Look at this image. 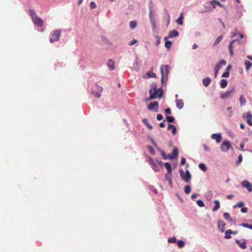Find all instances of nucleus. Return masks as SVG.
<instances>
[{
	"label": "nucleus",
	"mask_w": 252,
	"mask_h": 252,
	"mask_svg": "<svg viewBox=\"0 0 252 252\" xmlns=\"http://www.w3.org/2000/svg\"><path fill=\"white\" fill-rule=\"evenodd\" d=\"M149 93L150 96L148 99L150 100L157 97H161L163 94V91L161 89H157L156 86H153L149 91Z\"/></svg>",
	"instance_id": "f257e3e1"
},
{
	"label": "nucleus",
	"mask_w": 252,
	"mask_h": 252,
	"mask_svg": "<svg viewBox=\"0 0 252 252\" xmlns=\"http://www.w3.org/2000/svg\"><path fill=\"white\" fill-rule=\"evenodd\" d=\"M29 13L31 16L33 23L38 27H41L43 25V22L42 19L38 17L34 10L30 9Z\"/></svg>",
	"instance_id": "f03ea898"
},
{
	"label": "nucleus",
	"mask_w": 252,
	"mask_h": 252,
	"mask_svg": "<svg viewBox=\"0 0 252 252\" xmlns=\"http://www.w3.org/2000/svg\"><path fill=\"white\" fill-rule=\"evenodd\" d=\"M160 72L161 73V82L164 83V80L167 81V77L169 72V67L167 65H162L160 67Z\"/></svg>",
	"instance_id": "7ed1b4c3"
},
{
	"label": "nucleus",
	"mask_w": 252,
	"mask_h": 252,
	"mask_svg": "<svg viewBox=\"0 0 252 252\" xmlns=\"http://www.w3.org/2000/svg\"><path fill=\"white\" fill-rule=\"evenodd\" d=\"M61 35V31L60 30H56L51 33L50 35V41L51 43L56 42L60 39Z\"/></svg>",
	"instance_id": "20e7f679"
},
{
	"label": "nucleus",
	"mask_w": 252,
	"mask_h": 252,
	"mask_svg": "<svg viewBox=\"0 0 252 252\" xmlns=\"http://www.w3.org/2000/svg\"><path fill=\"white\" fill-rule=\"evenodd\" d=\"M179 172L182 180L186 182H189V180L191 179V175L189 171L187 170L186 171V173H185L183 169H180Z\"/></svg>",
	"instance_id": "39448f33"
},
{
	"label": "nucleus",
	"mask_w": 252,
	"mask_h": 252,
	"mask_svg": "<svg viewBox=\"0 0 252 252\" xmlns=\"http://www.w3.org/2000/svg\"><path fill=\"white\" fill-rule=\"evenodd\" d=\"M230 147L231 145L230 142L228 141H224L221 144L220 149L223 152H227L230 149Z\"/></svg>",
	"instance_id": "423d86ee"
},
{
	"label": "nucleus",
	"mask_w": 252,
	"mask_h": 252,
	"mask_svg": "<svg viewBox=\"0 0 252 252\" xmlns=\"http://www.w3.org/2000/svg\"><path fill=\"white\" fill-rule=\"evenodd\" d=\"M234 89L228 91L224 93H221L220 94V98L223 99H227L231 97V94L233 92Z\"/></svg>",
	"instance_id": "0eeeda50"
},
{
	"label": "nucleus",
	"mask_w": 252,
	"mask_h": 252,
	"mask_svg": "<svg viewBox=\"0 0 252 252\" xmlns=\"http://www.w3.org/2000/svg\"><path fill=\"white\" fill-rule=\"evenodd\" d=\"M242 186L243 188H247L249 191L251 192L252 191V186L248 181L244 180L242 182Z\"/></svg>",
	"instance_id": "6e6552de"
},
{
	"label": "nucleus",
	"mask_w": 252,
	"mask_h": 252,
	"mask_svg": "<svg viewBox=\"0 0 252 252\" xmlns=\"http://www.w3.org/2000/svg\"><path fill=\"white\" fill-rule=\"evenodd\" d=\"M148 108L150 110H155L156 112L158 111V102H153L151 103L148 106Z\"/></svg>",
	"instance_id": "1a4fd4ad"
},
{
	"label": "nucleus",
	"mask_w": 252,
	"mask_h": 252,
	"mask_svg": "<svg viewBox=\"0 0 252 252\" xmlns=\"http://www.w3.org/2000/svg\"><path fill=\"white\" fill-rule=\"evenodd\" d=\"M178 156V150L177 148H174L172 153L168 155V157L171 159H174L177 158Z\"/></svg>",
	"instance_id": "9d476101"
},
{
	"label": "nucleus",
	"mask_w": 252,
	"mask_h": 252,
	"mask_svg": "<svg viewBox=\"0 0 252 252\" xmlns=\"http://www.w3.org/2000/svg\"><path fill=\"white\" fill-rule=\"evenodd\" d=\"M149 16H150V18L151 21L152 23L153 26L154 27H155L156 24H155V14H154V11L152 9V6H150V8Z\"/></svg>",
	"instance_id": "9b49d317"
},
{
	"label": "nucleus",
	"mask_w": 252,
	"mask_h": 252,
	"mask_svg": "<svg viewBox=\"0 0 252 252\" xmlns=\"http://www.w3.org/2000/svg\"><path fill=\"white\" fill-rule=\"evenodd\" d=\"M97 86V89L98 91V92H95L94 91H92V94H93L96 97L99 98L101 96V92L102 91L103 89L101 86H99L97 84H96Z\"/></svg>",
	"instance_id": "f8f14e48"
},
{
	"label": "nucleus",
	"mask_w": 252,
	"mask_h": 252,
	"mask_svg": "<svg viewBox=\"0 0 252 252\" xmlns=\"http://www.w3.org/2000/svg\"><path fill=\"white\" fill-rule=\"evenodd\" d=\"M144 78H155L156 77V74L153 71V68L150 69L149 71H148L147 74L143 76Z\"/></svg>",
	"instance_id": "ddd939ff"
},
{
	"label": "nucleus",
	"mask_w": 252,
	"mask_h": 252,
	"mask_svg": "<svg viewBox=\"0 0 252 252\" xmlns=\"http://www.w3.org/2000/svg\"><path fill=\"white\" fill-rule=\"evenodd\" d=\"M245 119L246 120L247 124L249 126H252V115L251 112H248L247 113L246 116L245 117Z\"/></svg>",
	"instance_id": "4468645a"
},
{
	"label": "nucleus",
	"mask_w": 252,
	"mask_h": 252,
	"mask_svg": "<svg viewBox=\"0 0 252 252\" xmlns=\"http://www.w3.org/2000/svg\"><path fill=\"white\" fill-rule=\"evenodd\" d=\"M211 138L215 140L217 143H220L222 140V137L220 134H213L211 135Z\"/></svg>",
	"instance_id": "2eb2a0df"
},
{
	"label": "nucleus",
	"mask_w": 252,
	"mask_h": 252,
	"mask_svg": "<svg viewBox=\"0 0 252 252\" xmlns=\"http://www.w3.org/2000/svg\"><path fill=\"white\" fill-rule=\"evenodd\" d=\"M226 64V62L224 60H222L220 61L218 63L216 64L215 69L220 70L222 66L225 65Z\"/></svg>",
	"instance_id": "dca6fc26"
},
{
	"label": "nucleus",
	"mask_w": 252,
	"mask_h": 252,
	"mask_svg": "<svg viewBox=\"0 0 252 252\" xmlns=\"http://www.w3.org/2000/svg\"><path fill=\"white\" fill-rule=\"evenodd\" d=\"M150 164L155 171L158 172L159 171V168L158 165L154 162L153 159H152V158L150 159Z\"/></svg>",
	"instance_id": "f3484780"
},
{
	"label": "nucleus",
	"mask_w": 252,
	"mask_h": 252,
	"mask_svg": "<svg viewBox=\"0 0 252 252\" xmlns=\"http://www.w3.org/2000/svg\"><path fill=\"white\" fill-rule=\"evenodd\" d=\"M209 5V2H206L204 5V6L205 7V9L202 10L201 11V13H207L208 12H211L212 9L208 6Z\"/></svg>",
	"instance_id": "a211bd4d"
},
{
	"label": "nucleus",
	"mask_w": 252,
	"mask_h": 252,
	"mask_svg": "<svg viewBox=\"0 0 252 252\" xmlns=\"http://www.w3.org/2000/svg\"><path fill=\"white\" fill-rule=\"evenodd\" d=\"M176 106L180 109L184 107V103L182 99H177L176 101Z\"/></svg>",
	"instance_id": "6ab92c4d"
},
{
	"label": "nucleus",
	"mask_w": 252,
	"mask_h": 252,
	"mask_svg": "<svg viewBox=\"0 0 252 252\" xmlns=\"http://www.w3.org/2000/svg\"><path fill=\"white\" fill-rule=\"evenodd\" d=\"M210 4L213 6L214 8H216V6L218 5L220 7H222L223 5L221 3L217 0H213L210 2Z\"/></svg>",
	"instance_id": "aec40b11"
},
{
	"label": "nucleus",
	"mask_w": 252,
	"mask_h": 252,
	"mask_svg": "<svg viewBox=\"0 0 252 252\" xmlns=\"http://www.w3.org/2000/svg\"><path fill=\"white\" fill-rule=\"evenodd\" d=\"M203 84L205 87H207L211 82V79L209 77H206L203 79Z\"/></svg>",
	"instance_id": "412c9836"
},
{
	"label": "nucleus",
	"mask_w": 252,
	"mask_h": 252,
	"mask_svg": "<svg viewBox=\"0 0 252 252\" xmlns=\"http://www.w3.org/2000/svg\"><path fill=\"white\" fill-rule=\"evenodd\" d=\"M223 217L228 221L234 222H235V221L232 219L228 213H224L223 214Z\"/></svg>",
	"instance_id": "4be33fe9"
},
{
	"label": "nucleus",
	"mask_w": 252,
	"mask_h": 252,
	"mask_svg": "<svg viewBox=\"0 0 252 252\" xmlns=\"http://www.w3.org/2000/svg\"><path fill=\"white\" fill-rule=\"evenodd\" d=\"M236 243H237L238 244V245L239 246V247L243 249H245L247 247L246 243L245 241H244L241 242L239 240H236Z\"/></svg>",
	"instance_id": "5701e85b"
},
{
	"label": "nucleus",
	"mask_w": 252,
	"mask_h": 252,
	"mask_svg": "<svg viewBox=\"0 0 252 252\" xmlns=\"http://www.w3.org/2000/svg\"><path fill=\"white\" fill-rule=\"evenodd\" d=\"M178 34L179 33L176 30H172L169 32L168 38L174 37L177 36Z\"/></svg>",
	"instance_id": "b1692460"
},
{
	"label": "nucleus",
	"mask_w": 252,
	"mask_h": 252,
	"mask_svg": "<svg viewBox=\"0 0 252 252\" xmlns=\"http://www.w3.org/2000/svg\"><path fill=\"white\" fill-rule=\"evenodd\" d=\"M168 130H171L172 133L173 135H175L177 132L176 127L172 124H169L168 126Z\"/></svg>",
	"instance_id": "393cba45"
},
{
	"label": "nucleus",
	"mask_w": 252,
	"mask_h": 252,
	"mask_svg": "<svg viewBox=\"0 0 252 252\" xmlns=\"http://www.w3.org/2000/svg\"><path fill=\"white\" fill-rule=\"evenodd\" d=\"M225 225V223L222 220H219L218 221V227L221 230L222 232L224 231V227Z\"/></svg>",
	"instance_id": "a878e982"
},
{
	"label": "nucleus",
	"mask_w": 252,
	"mask_h": 252,
	"mask_svg": "<svg viewBox=\"0 0 252 252\" xmlns=\"http://www.w3.org/2000/svg\"><path fill=\"white\" fill-rule=\"evenodd\" d=\"M184 14L181 13L178 19L176 20V22L179 25H182L183 24Z\"/></svg>",
	"instance_id": "bb28decb"
},
{
	"label": "nucleus",
	"mask_w": 252,
	"mask_h": 252,
	"mask_svg": "<svg viewBox=\"0 0 252 252\" xmlns=\"http://www.w3.org/2000/svg\"><path fill=\"white\" fill-rule=\"evenodd\" d=\"M214 203L215 204V205L212 209V211L214 212L217 211L220 208V204L219 200H215L214 201Z\"/></svg>",
	"instance_id": "cd10ccee"
},
{
	"label": "nucleus",
	"mask_w": 252,
	"mask_h": 252,
	"mask_svg": "<svg viewBox=\"0 0 252 252\" xmlns=\"http://www.w3.org/2000/svg\"><path fill=\"white\" fill-rule=\"evenodd\" d=\"M107 65L111 70L114 69V68H115L114 62L113 60H109L108 62Z\"/></svg>",
	"instance_id": "c85d7f7f"
},
{
	"label": "nucleus",
	"mask_w": 252,
	"mask_h": 252,
	"mask_svg": "<svg viewBox=\"0 0 252 252\" xmlns=\"http://www.w3.org/2000/svg\"><path fill=\"white\" fill-rule=\"evenodd\" d=\"M232 233V231L230 229L227 230L225 232V236L224 238L227 239H230L231 238V236L230 234Z\"/></svg>",
	"instance_id": "c756f323"
},
{
	"label": "nucleus",
	"mask_w": 252,
	"mask_h": 252,
	"mask_svg": "<svg viewBox=\"0 0 252 252\" xmlns=\"http://www.w3.org/2000/svg\"><path fill=\"white\" fill-rule=\"evenodd\" d=\"M164 167L167 169L168 173L171 174L172 172V169L170 164L169 162H165Z\"/></svg>",
	"instance_id": "7c9ffc66"
},
{
	"label": "nucleus",
	"mask_w": 252,
	"mask_h": 252,
	"mask_svg": "<svg viewBox=\"0 0 252 252\" xmlns=\"http://www.w3.org/2000/svg\"><path fill=\"white\" fill-rule=\"evenodd\" d=\"M227 85V81L225 79H221L220 82V86L221 88H225Z\"/></svg>",
	"instance_id": "2f4dec72"
},
{
	"label": "nucleus",
	"mask_w": 252,
	"mask_h": 252,
	"mask_svg": "<svg viewBox=\"0 0 252 252\" xmlns=\"http://www.w3.org/2000/svg\"><path fill=\"white\" fill-rule=\"evenodd\" d=\"M143 123L144 124V125H145V126H147V127L149 129L152 130V129H153V127L152 126V125H151L149 123V122H148V121H147V119H143Z\"/></svg>",
	"instance_id": "473e14b6"
},
{
	"label": "nucleus",
	"mask_w": 252,
	"mask_h": 252,
	"mask_svg": "<svg viewBox=\"0 0 252 252\" xmlns=\"http://www.w3.org/2000/svg\"><path fill=\"white\" fill-rule=\"evenodd\" d=\"M239 101L241 106L244 105L246 103V100L243 95L240 96Z\"/></svg>",
	"instance_id": "72a5a7b5"
},
{
	"label": "nucleus",
	"mask_w": 252,
	"mask_h": 252,
	"mask_svg": "<svg viewBox=\"0 0 252 252\" xmlns=\"http://www.w3.org/2000/svg\"><path fill=\"white\" fill-rule=\"evenodd\" d=\"M246 69L248 70L250 69V68L252 67V63L248 61H246L245 63Z\"/></svg>",
	"instance_id": "f704fd0d"
},
{
	"label": "nucleus",
	"mask_w": 252,
	"mask_h": 252,
	"mask_svg": "<svg viewBox=\"0 0 252 252\" xmlns=\"http://www.w3.org/2000/svg\"><path fill=\"white\" fill-rule=\"evenodd\" d=\"M185 192L187 194H189L190 191H191V187L189 185H187L185 186V189H184Z\"/></svg>",
	"instance_id": "c9c22d12"
},
{
	"label": "nucleus",
	"mask_w": 252,
	"mask_h": 252,
	"mask_svg": "<svg viewBox=\"0 0 252 252\" xmlns=\"http://www.w3.org/2000/svg\"><path fill=\"white\" fill-rule=\"evenodd\" d=\"M137 26V23L135 21H132L129 23V26L131 29H134Z\"/></svg>",
	"instance_id": "e433bc0d"
},
{
	"label": "nucleus",
	"mask_w": 252,
	"mask_h": 252,
	"mask_svg": "<svg viewBox=\"0 0 252 252\" xmlns=\"http://www.w3.org/2000/svg\"><path fill=\"white\" fill-rule=\"evenodd\" d=\"M199 168L203 171L207 170V167L205 164L201 163L199 164Z\"/></svg>",
	"instance_id": "4c0bfd02"
},
{
	"label": "nucleus",
	"mask_w": 252,
	"mask_h": 252,
	"mask_svg": "<svg viewBox=\"0 0 252 252\" xmlns=\"http://www.w3.org/2000/svg\"><path fill=\"white\" fill-rule=\"evenodd\" d=\"M168 37H165V40H166L165 43V47H170L172 45V42L170 41L166 40Z\"/></svg>",
	"instance_id": "58836bf2"
},
{
	"label": "nucleus",
	"mask_w": 252,
	"mask_h": 252,
	"mask_svg": "<svg viewBox=\"0 0 252 252\" xmlns=\"http://www.w3.org/2000/svg\"><path fill=\"white\" fill-rule=\"evenodd\" d=\"M240 225L244 227H246V228H248L252 229V224L243 223L240 224Z\"/></svg>",
	"instance_id": "ea45409f"
},
{
	"label": "nucleus",
	"mask_w": 252,
	"mask_h": 252,
	"mask_svg": "<svg viewBox=\"0 0 252 252\" xmlns=\"http://www.w3.org/2000/svg\"><path fill=\"white\" fill-rule=\"evenodd\" d=\"M166 120L168 122L173 123L174 122L175 119L173 116H167L166 117Z\"/></svg>",
	"instance_id": "a19ab883"
},
{
	"label": "nucleus",
	"mask_w": 252,
	"mask_h": 252,
	"mask_svg": "<svg viewBox=\"0 0 252 252\" xmlns=\"http://www.w3.org/2000/svg\"><path fill=\"white\" fill-rule=\"evenodd\" d=\"M177 245L179 248H181L184 247L185 243L182 240H179L177 242Z\"/></svg>",
	"instance_id": "79ce46f5"
},
{
	"label": "nucleus",
	"mask_w": 252,
	"mask_h": 252,
	"mask_svg": "<svg viewBox=\"0 0 252 252\" xmlns=\"http://www.w3.org/2000/svg\"><path fill=\"white\" fill-rule=\"evenodd\" d=\"M244 205V203L242 201H239L238 202L236 205L234 206V208L236 207H242Z\"/></svg>",
	"instance_id": "37998d69"
},
{
	"label": "nucleus",
	"mask_w": 252,
	"mask_h": 252,
	"mask_svg": "<svg viewBox=\"0 0 252 252\" xmlns=\"http://www.w3.org/2000/svg\"><path fill=\"white\" fill-rule=\"evenodd\" d=\"M197 205L201 207H203L204 206L205 204L203 202V201L201 200H197Z\"/></svg>",
	"instance_id": "c03bdc74"
},
{
	"label": "nucleus",
	"mask_w": 252,
	"mask_h": 252,
	"mask_svg": "<svg viewBox=\"0 0 252 252\" xmlns=\"http://www.w3.org/2000/svg\"><path fill=\"white\" fill-rule=\"evenodd\" d=\"M176 242V238L175 237L169 238L168 239V243H175Z\"/></svg>",
	"instance_id": "a18cd8bd"
},
{
	"label": "nucleus",
	"mask_w": 252,
	"mask_h": 252,
	"mask_svg": "<svg viewBox=\"0 0 252 252\" xmlns=\"http://www.w3.org/2000/svg\"><path fill=\"white\" fill-rule=\"evenodd\" d=\"M161 155H162V158L163 159H167L168 158H169L168 157V155H167L165 153H164L163 151H161Z\"/></svg>",
	"instance_id": "49530a36"
},
{
	"label": "nucleus",
	"mask_w": 252,
	"mask_h": 252,
	"mask_svg": "<svg viewBox=\"0 0 252 252\" xmlns=\"http://www.w3.org/2000/svg\"><path fill=\"white\" fill-rule=\"evenodd\" d=\"M165 177H166V178L167 179V180H168L169 181L170 184H171V174H169L168 173L167 174H166Z\"/></svg>",
	"instance_id": "de8ad7c7"
},
{
	"label": "nucleus",
	"mask_w": 252,
	"mask_h": 252,
	"mask_svg": "<svg viewBox=\"0 0 252 252\" xmlns=\"http://www.w3.org/2000/svg\"><path fill=\"white\" fill-rule=\"evenodd\" d=\"M229 76V72L228 71H225L222 75V77L227 78Z\"/></svg>",
	"instance_id": "09e8293b"
},
{
	"label": "nucleus",
	"mask_w": 252,
	"mask_h": 252,
	"mask_svg": "<svg viewBox=\"0 0 252 252\" xmlns=\"http://www.w3.org/2000/svg\"><path fill=\"white\" fill-rule=\"evenodd\" d=\"M91 9H93L96 7V5L94 2L92 1L90 3Z\"/></svg>",
	"instance_id": "8fccbe9b"
},
{
	"label": "nucleus",
	"mask_w": 252,
	"mask_h": 252,
	"mask_svg": "<svg viewBox=\"0 0 252 252\" xmlns=\"http://www.w3.org/2000/svg\"><path fill=\"white\" fill-rule=\"evenodd\" d=\"M221 38H222V36H219L217 38V39L216 40V41L215 42V43H214V45H216V44L219 43L220 41V40H221Z\"/></svg>",
	"instance_id": "3c124183"
},
{
	"label": "nucleus",
	"mask_w": 252,
	"mask_h": 252,
	"mask_svg": "<svg viewBox=\"0 0 252 252\" xmlns=\"http://www.w3.org/2000/svg\"><path fill=\"white\" fill-rule=\"evenodd\" d=\"M243 157L242 155H240L238 156V159L236 163L237 164H239L241 161H242Z\"/></svg>",
	"instance_id": "603ef678"
},
{
	"label": "nucleus",
	"mask_w": 252,
	"mask_h": 252,
	"mask_svg": "<svg viewBox=\"0 0 252 252\" xmlns=\"http://www.w3.org/2000/svg\"><path fill=\"white\" fill-rule=\"evenodd\" d=\"M204 149L206 151H210V148L206 144H203L202 145Z\"/></svg>",
	"instance_id": "864d4df0"
},
{
	"label": "nucleus",
	"mask_w": 252,
	"mask_h": 252,
	"mask_svg": "<svg viewBox=\"0 0 252 252\" xmlns=\"http://www.w3.org/2000/svg\"><path fill=\"white\" fill-rule=\"evenodd\" d=\"M148 149L150 150V152L151 154H155V150H154V148L151 146H149Z\"/></svg>",
	"instance_id": "5fc2aeb1"
},
{
	"label": "nucleus",
	"mask_w": 252,
	"mask_h": 252,
	"mask_svg": "<svg viewBox=\"0 0 252 252\" xmlns=\"http://www.w3.org/2000/svg\"><path fill=\"white\" fill-rule=\"evenodd\" d=\"M137 42V40H136V39H133V40L129 42L128 45L129 46H132L133 45H134L135 43H136Z\"/></svg>",
	"instance_id": "6e6d98bb"
},
{
	"label": "nucleus",
	"mask_w": 252,
	"mask_h": 252,
	"mask_svg": "<svg viewBox=\"0 0 252 252\" xmlns=\"http://www.w3.org/2000/svg\"><path fill=\"white\" fill-rule=\"evenodd\" d=\"M157 119L158 121H160L163 119V116L161 114H158Z\"/></svg>",
	"instance_id": "4d7b16f0"
},
{
	"label": "nucleus",
	"mask_w": 252,
	"mask_h": 252,
	"mask_svg": "<svg viewBox=\"0 0 252 252\" xmlns=\"http://www.w3.org/2000/svg\"><path fill=\"white\" fill-rule=\"evenodd\" d=\"M186 163V158H182L181 161V165H183Z\"/></svg>",
	"instance_id": "13d9d810"
},
{
	"label": "nucleus",
	"mask_w": 252,
	"mask_h": 252,
	"mask_svg": "<svg viewBox=\"0 0 252 252\" xmlns=\"http://www.w3.org/2000/svg\"><path fill=\"white\" fill-rule=\"evenodd\" d=\"M165 112L167 114H170L171 113V109L169 108H166L165 110Z\"/></svg>",
	"instance_id": "bf43d9fd"
},
{
	"label": "nucleus",
	"mask_w": 252,
	"mask_h": 252,
	"mask_svg": "<svg viewBox=\"0 0 252 252\" xmlns=\"http://www.w3.org/2000/svg\"><path fill=\"white\" fill-rule=\"evenodd\" d=\"M164 122H165V120H164L163 122H162L159 124V126L160 127L163 128L165 127V125Z\"/></svg>",
	"instance_id": "052dcab7"
},
{
	"label": "nucleus",
	"mask_w": 252,
	"mask_h": 252,
	"mask_svg": "<svg viewBox=\"0 0 252 252\" xmlns=\"http://www.w3.org/2000/svg\"><path fill=\"white\" fill-rule=\"evenodd\" d=\"M238 41L237 40H233V41L231 42L230 43H229V48H231V47H233V44L234 42H238Z\"/></svg>",
	"instance_id": "680f3d73"
},
{
	"label": "nucleus",
	"mask_w": 252,
	"mask_h": 252,
	"mask_svg": "<svg viewBox=\"0 0 252 252\" xmlns=\"http://www.w3.org/2000/svg\"><path fill=\"white\" fill-rule=\"evenodd\" d=\"M159 43H160V38L158 37H157V40L156 42L155 45L158 46Z\"/></svg>",
	"instance_id": "e2e57ef3"
},
{
	"label": "nucleus",
	"mask_w": 252,
	"mask_h": 252,
	"mask_svg": "<svg viewBox=\"0 0 252 252\" xmlns=\"http://www.w3.org/2000/svg\"><path fill=\"white\" fill-rule=\"evenodd\" d=\"M239 33H238L237 31L236 30L235 32H232V37H235Z\"/></svg>",
	"instance_id": "0e129e2a"
},
{
	"label": "nucleus",
	"mask_w": 252,
	"mask_h": 252,
	"mask_svg": "<svg viewBox=\"0 0 252 252\" xmlns=\"http://www.w3.org/2000/svg\"><path fill=\"white\" fill-rule=\"evenodd\" d=\"M241 212L243 213L247 212L248 209L247 208H242L241 210Z\"/></svg>",
	"instance_id": "69168bd1"
},
{
	"label": "nucleus",
	"mask_w": 252,
	"mask_h": 252,
	"mask_svg": "<svg viewBox=\"0 0 252 252\" xmlns=\"http://www.w3.org/2000/svg\"><path fill=\"white\" fill-rule=\"evenodd\" d=\"M197 196V194H196V193H194V194H192L191 195V198L192 199H194L195 198H196Z\"/></svg>",
	"instance_id": "338daca9"
},
{
	"label": "nucleus",
	"mask_w": 252,
	"mask_h": 252,
	"mask_svg": "<svg viewBox=\"0 0 252 252\" xmlns=\"http://www.w3.org/2000/svg\"><path fill=\"white\" fill-rule=\"evenodd\" d=\"M233 197V195H232V194H229V195H227L226 196V198H227L228 199H232Z\"/></svg>",
	"instance_id": "774afa93"
}]
</instances>
